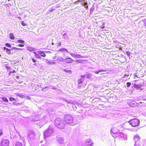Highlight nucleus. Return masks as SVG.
I'll return each mask as SVG.
<instances>
[{"label": "nucleus", "mask_w": 146, "mask_h": 146, "mask_svg": "<svg viewBox=\"0 0 146 146\" xmlns=\"http://www.w3.org/2000/svg\"><path fill=\"white\" fill-rule=\"evenodd\" d=\"M86 74V76L87 78H89L92 76V74L91 73L88 72H87Z\"/></svg>", "instance_id": "a211bd4d"}, {"label": "nucleus", "mask_w": 146, "mask_h": 146, "mask_svg": "<svg viewBox=\"0 0 146 146\" xmlns=\"http://www.w3.org/2000/svg\"><path fill=\"white\" fill-rule=\"evenodd\" d=\"M111 131L113 134L114 135L116 134L117 135H118L119 133V130L115 127H113L111 129Z\"/></svg>", "instance_id": "423d86ee"}, {"label": "nucleus", "mask_w": 146, "mask_h": 146, "mask_svg": "<svg viewBox=\"0 0 146 146\" xmlns=\"http://www.w3.org/2000/svg\"><path fill=\"white\" fill-rule=\"evenodd\" d=\"M9 100L11 102H15L13 103V104H15L16 100L15 98L13 97H10L9 98Z\"/></svg>", "instance_id": "f3484780"}, {"label": "nucleus", "mask_w": 146, "mask_h": 146, "mask_svg": "<svg viewBox=\"0 0 146 146\" xmlns=\"http://www.w3.org/2000/svg\"><path fill=\"white\" fill-rule=\"evenodd\" d=\"M129 122L132 126L135 127L139 125V121L137 119L135 118L131 119Z\"/></svg>", "instance_id": "f03ea898"}, {"label": "nucleus", "mask_w": 146, "mask_h": 146, "mask_svg": "<svg viewBox=\"0 0 146 146\" xmlns=\"http://www.w3.org/2000/svg\"><path fill=\"white\" fill-rule=\"evenodd\" d=\"M112 135L114 137V135H113L112 134Z\"/></svg>", "instance_id": "de8ad7c7"}, {"label": "nucleus", "mask_w": 146, "mask_h": 146, "mask_svg": "<svg viewBox=\"0 0 146 146\" xmlns=\"http://www.w3.org/2000/svg\"><path fill=\"white\" fill-rule=\"evenodd\" d=\"M18 46L21 47H23L24 46V45L23 44H19Z\"/></svg>", "instance_id": "4c0bfd02"}, {"label": "nucleus", "mask_w": 146, "mask_h": 146, "mask_svg": "<svg viewBox=\"0 0 146 146\" xmlns=\"http://www.w3.org/2000/svg\"><path fill=\"white\" fill-rule=\"evenodd\" d=\"M119 136V139L121 140H126L127 138L125 134H124L122 133H119L118 135Z\"/></svg>", "instance_id": "39448f33"}, {"label": "nucleus", "mask_w": 146, "mask_h": 146, "mask_svg": "<svg viewBox=\"0 0 146 146\" xmlns=\"http://www.w3.org/2000/svg\"><path fill=\"white\" fill-rule=\"evenodd\" d=\"M16 78L17 79H19V76H16Z\"/></svg>", "instance_id": "79ce46f5"}, {"label": "nucleus", "mask_w": 146, "mask_h": 146, "mask_svg": "<svg viewBox=\"0 0 146 146\" xmlns=\"http://www.w3.org/2000/svg\"><path fill=\"white\" fill-rule=\"evenodd\" d=\"M38 53L40 56L42 57H45L46 56V54H45L44 52L41 51H38Z\"/></svg>", "instance_id": "9d476101"}, {"label": "nucleus", "mask_w": 146, "mask_h": 146, "mask_svg": "<svg viewBox=\"0 0 146 146\" xmlns=\"http://www.w3.org/2000/svg\"><path fill=\"white\" fill-rule=\"evenodd\" d=\"M141 143L140 142V141H137L136 142H135V146H140L141 145Z\"/></svg>", "instance_id": "4be33fe9"}, {"label": "nucleus", "mask_w": 146, "mask_h": 146, "mask_svg": "<svg viewBox=\"0 0 146 146\" xmlns=\"http://www.w3.org/2000/svg\"><path fill=\"white\" fill-rule=\"evenodd\" d=\"M46 63L48 64H55V62H52L50 61H47L46 62Z\"/></svg>", "instance_id": "bb28decb"}, {"label": "nucleus", "mask_w": 146, "mask_h": 146, "mask_svg": "<svg viewBox=\"0 0 146 146\" xmlns=\"http://www.w3.org/2000/svg\"><path fill=\"white\" fill-rule=\"evenodd\" d=\"M3 50H6V52L8 54H10L11 53V50L10 49H8L7 48L4 47H3Z\"/></svg>", "instance_id": "f8f14e48"}, {"label": "nucleus", "mask_w": 146, "mask_h": 146, "mask_svg": "<svg viewBox=\"0 0 146 146\" xmlns=\"http://www.w3.org/2000/svg\"><path fill=\"white\" fill-rule=\"evenodd\" d=\"M13 49H16L17 50L21 49L18 48H15V47H13Z\"/></svg>", "instance_id": "a19ab883"}, {"label": "nucleus", "mask_w": 146, "mask_h": 146, "mask_svg": "<svg viewBox=\"0 0 146 146\" xmlns=\"http://www.w3.org/2000/svg\"><path fill=\"white\" fill-rule=\"evenodd\" d=\"M64 102H66L67 103L72 104V101L70 100H64Z\"/></svg>", "instance_id": "c756f323"}, {"label": "nucleus", "mask_w": 146, "mask_h": 146, "mask_svg": "<svg viewBox=\"0 0 146 146\" xmlns=\"http://www.w3.org/2000/svg\"><path fill=\"white\" fill-rule=\"evenodd\" d=\"M64 51H65L67 52H68V51L66 49L64 48Z\"/></svg>", "instance_id": "37998d69"}, {"label": "nucleus", "mask_w": 146, "mask_h": 146, "mask_svg": "<svg viewBox=\"0 0 146 146\" xmlns=\"http://www.w3.org/2000/svg\"><path fill=\"white\" fill-rule=\"evenodd\" d=\"M51 132L49 129L45 130L44 131V137H48L51 134Z\"/></svg>", "instance_id": "0eeeda50"}, {"label": "nucleus", "mask_w": 146, "mask_h": 146, "mask_svg": "<svg viewBox=\"0 0 146 146\" xmlns=\"http://www.w3.org/2000/svg\"><path fill=\"white\" fill-rule=\"evenodd\" d=\"M129 105L131 107H133L135 106V104L134 103H130L129 104Z\"/></svg>", "instance_id": "2f4dec72"}, {"label": "nucleus", "mask_w": 146, "mask_h": 146, "mask_svg": "<svg viewBox=\"0 0 146 146\" xmlns=\"http://www.w3.org/2000/svg\"><path fill=\"white\" fill-rule=\"evenodd\" d=\"M104 28V27H101L102 28Z\"/></svg>", "instance_id": "49530a36"}, {"label": "nucleus", "mask_w": 146, "mask_h": 146, "mask_svg": "<svg viewBox=\"0 0 146 146\" xmlns=\"http://www.w3.org/2000/svg\"><path fill=\"white\" fill-rule=\"evenodd\" d=\"M140 137L138 135H136L134 137V139L135 142L137 141H139Z\"/></svg>", "instance_id": "ddd939ff"}, {"label": "nucleus", "mask_w": 146, "mask_h": 146, "mask_svg": "<svg viewBox=\"0 0 146 146\" xmlns=\"http://www.w3.org/2000/svg\"><path fill=\"white\" fill-rule=\"evenodd\" d=\"M133 87H134L135 88L137 89H139L140 88L141 86H140L139 84H134L133 85ZM132 87H133V86H132Z\"/></svg>", "instance_id": "dca6fc26"}, {"label": "nucleus", "mask_w": 146, "mask_h": 146, "mask_svg": "<svg viewBox=\"0 0 146 146\" xmlns=\"http://www.w3.org/2000/svg\"><path fill=\"white\" fill-rule=\"evenodd\" d=\"M94 6L92 7L90 9V14H92V13L94 11Z\"/></svg>", "instance_id": "393cba45"}, {"label": "nucleus", "mask_w": 146, "mask_h": 146, "mask_svg": "<svg viewBox=\"0 0 146 146\" xmlns=\"http://www.w3.org/2000/svg\"><path fill=\"white\" fill-rule=\"evenodd\" d=\"M53 10V9H51V10H50V12H51L52 11V10Z\"/></svg>", "instance_id": "c03bdc74"}, {"label": "nucleus", "mask_w": 146, "mask_h": 146, "mask_svg": "<svg viewBox=\"0 0 146 146\" xmlns=\"http://www.w3.org/2000/svg\"><path fill=\"white\" fill-rule=\"evenodd\" d=\"M126 85L127 87L129 88L130 86L131 83L130 82H127V83Z\"/></svg>", "instance_id": "72a5a7b5"}, {"label": "nucleus", "mask_w": 146, "mask_h": 146, "mask_svg": "<svg viewBox=\"0 0 146 146\" xmlns=\"http://www.w3.org/2000/svg\"><path fill=\"white\" fill-rule=\"evenodd\" d=\"M93 143L92 142H91L90 143V144L89 143L85 144H82V146H94L93 145Z\"/></svg>", "instance_id": "412c9836"}, {"label": "nucleus", "mask_w": 146, "mask_h": 146, "mask_svg": "<svg viewBox=\"0 0 146 146\" xmlns=\"http://www.w3.org/2000/svg\"><path fill=\"white\" fill-rule=\"evenodd\" d=\"M16 43H24V41L22 40H18L17 41Z\"/></svg>", "instance_id": "a878e982"}, {"label": "nucleus", "mask_w": 146, "mask_h": 146, "mask_svg": "<svg viewBox=\"0 0 146 146\" xmlns=\"http://www.w3.org/2000/svg\"><path fill=\"white\" fill-rule=\"evenodd\" d=\"M78 61V62H81L80 61H81V62H87V60H78L77 61Z\"/></svg>", "instance_id": "7c9ffc66"}, {"label": "nucleus", "mask_w": 146, "mask_h": 146, "mask_svg": "<svg viewBox=\"0 0 146 146\" xmlns=\"http://www.w3.org/2000/svg\"><path fill=\"white\" fill-rule=\"evenodd\" d=\"M9 144V141L7 139H3L1 143V146H8Z\"/></svg>", "instance_id": "20e7f679"}, {"label": "nucleus", "mask_w": 146, "mask_h": 146, "mask_svg": "<svg viewBox=\"0 0 146 146\" xmlns=\"http://www.w3.org/2000/svg\"><path fill=\"white\" fill-rule=\"evenodd\" d=\"M10 38L12 40H14L15 39V36L13 34L10 33L9 34Z\"/></svg>", "instance_id": "aec40b11"}, {"label": "nucleus", "mask_w": 146, "mask_h": 146, "mask_svg": "<svg viewBox=\"0 0 146 146\" xmlns=\"http://www.w3.org/2000/svg\"><path fill=\"white\" fill-rule=\"evenodd\" d=\"M5 68L6 69L7 73L8 75H10L11 73H15L16 72V71L14 70L12 67L6 66Z\"/></svg>", "instance_id": "7ed1b4c3"}, {"label": "nucleus", "mask_w": 146, "mask_h": 146, "mask_svg": "<svg viewBox=\"0 0 146 146\" xmlns=\"http://www.w3.org/2000/svg\"><path fill=\"white\" fill-rule=\"evenodd\" d=\"M105 70H100L99 71H93V72L95 73L96 74H98L100 72L102 71H105Z\"/></svg>", "instance_id": "c85d7f7f"}, {"label": "nucleus", "mask_w": 146, "mask_h": 146, "mask_svg": "<svg viewBox=\"0 0 146 146\" xmlns=\"http://www.w3.org/2000/svg\"><path fill=\"white\" fill-rule=\"evenodd\" d=\"M70 54L72 57L76 58H83L82 56H81L80 55H78L75 54H73L72 53H70Z\"/></svg>", "instance_id": "1a4fd4ad"}, {"label": "nucleus", "mask_w": 146, "mask_h": 146, "mask_svg": "<svg viewBox=\"0 0 146 146\" xmlns=\"http://www.w3.org/2000/svg\"><path fill=\"white\" fill-rule=\"evenodd\" d=\"M134 76L135 77H137L138 78H139L140 77L139 76V75L137 74V73L135 74H134Z\"/></svg>", "instance_id": "c9c22d12"}, {"label": "nucleus", "mask_w": 146, "mask_h": 146, "mask_svg": "<svg viewBox=\"0 0 146 146\" xmlns=\"http://www.w3.org/2000/svg\"><path fill=\"white\" fill-rule=\"evenodd\" d=\"M65 34H66L64 33V35H65Z\"/></svg>", "instance_id": "09e8293b"}, {"label": "nucleus", "mask_w": 146, "mask_h": 146, "mask_svg": "<svg viewBox=\"0 0 146 146\" xmlns=\"http://www.w3.org/2000/svg\"><path fill=\"white\" fill-rule=\"evenodd\" d=\"M15 146H23V144L22 143L17 141L16 142Z\"/></svg>", "instance_id": "6ab92c4d"}, {"label": "nucleus", "mask_w": 146, "mask_h": 146, "mask_svg": "<svg viewBox=\"0 0 146 146\" xmlns=\"http://www.w3.org/2000/svg\"><path fill=\"white\" fill-rule=\"evenodd\" d=\"M2 99L5 102H8L9 101L7 98H6L2 97Z\"/></svg>", "instance_id": "cd10ccee"}, {"label": "nucleus", "mask_w": 146, "mask_h": 146, "mask_svg": "<svg viewBox=\"0 0 146 146\" xmlns=\"http://www.w3.org/2000/svg\"><path fill=\"white\" fill-rule=\"evenodd\" d=\"M73 117L70 114H66L64 115V122L68 124L72 123L73 122Z\"/></svg>", "instance_id": "f257e3e1"}, {"label": "nucleus", "mask_w": 146, "mask_h": 146, "mask_svg": "<svg viewBox=\"0 0 146 146\" xmlns=\"http://www.w3.org/2000/svg\"><path fill=\"white\" fill-rule=\"evenodd\" d=\"M145 25L146 26V22L145 23Z\"/></svg>", "instance_id": "a18cd8bd"}, {"label": "nucleus", "mask_w": 146, "mask_h": 146, "mask_svg": "<svg viewBox=\"0 0 146 146\" xmlns=\"http://www.w3.org/2000/svg\"><path fill=\"white\" fill-rule=\"evenodd\" d=\"M5 46L7 47H11V45L8 43H6L5 44Z\"/></svg>", "instance_id": "473e14b6"}, {"label": "nucleus", "mask_w": 146, "mask_h": 146, "mask_svg": "<svg viewBox=\"0 0 146 146\" xmlns=\"http://www.w3.org/2000/svg\"><path fill=\"white\" fill-rule=\"evenodd\" d=\"M92 140L90 138H89L88 139H86L85 141L83 142L82 143V144H88L91 143Z\"/></svg>", "instance_id": "9b49d317"}, {"label": "nucleus", "mask_w": 146, "mask_h": 146, "mask_svg": "<svg viewBox=\"0 0 146 146\" xmlns=\"http://www.w3.org/2000/svg\"><path fill=\"white\" fill-rule=\"evenodd\" d=\"M3 134V133L2 132V131L1 130L0 131V136L1 135Z\"/></svg>", "instance_id": "ea45409f"}, {"label": "nucleus", "mask_w": 146, "mask_h": 146, "mask_svg": "<svg viewBox=\"0 0 146 146\" xmlns=\"http://www.w3.org/2000/svg\"><path fill=\"white\" fill-rule=\"evenodd\" d=\"M81 78L78 80V83L80 84L82 83L84 80V78L85 77V75H82L81 76Z\"/></svg>", "instance_id": "6e6552de"}, {"label": "nucleus", "mask_w": 146, "mask_h": 146, "mask_svg": "<svg viewBox=\"0 0 146 146\" xmlns=\"http://www.w3.org/2000/svg\"><path fill=\"white\" fill-rule=\"evenodd\" d=\"M33 53L35 54V56L37 58H40V57L38 54L35 52H34Z\"/></svg>", "instance_id": "5701e85b"}, {"label": "nucleus", "mask_w": 146, "mask_h": 146, "mask_svg": "<svg viewBox=\"0 0 146 146\" xmlns=\"http://www.w3.org/2000/svg\"><path fill=\"white\" fill-rule=\"evenodd\" d=\"M88 3L87 2H84L83 5L87 9H88V6L87 5Z\"/></svg>", "instance_id": "b1692460"}, {"label": "nucleus", "mask_w": 146, "mask_h": 146, "mask_svg": "<svg viewBox=\"0 0 146 146\" xmlns=\"http://www.w3.org/2000/svg\"><path fill=\"white\" fill-rule=\"evenodd\" d=\"M32 60H33V62L34 63L36 62V60L34 59V58H32Z\"/></svg>", "instance_id": "58836bf2"}, {"label": "nucleus", "mask_w": 146, "mask_h": 146, "mask_svg": "<svg viewBox=\"0 0 146 146\" xmlns=\"http://www.w3.org/2000/svg\"><path fill=\"white\" fill-rule=\"evenodd\" d=\"M72 73L71 71L67 69H64V74L68 75V74H70Z\"/></svg>", "instance_id": "2eb2a0df"}, {"label": "nucleus", "mask_w": 146, "mask_h": 146, "mask_svg": "<svg viewBox=\"0 0 146 146\" xmlns=\"http://www.w3.org/2000/svg\"><path fill=\"white\" fill-rule=\"evenodd\" d=\"M72 60L71 58H66L64 59V62L67 63H70L71 62Z\"/></svg>", "instance_id": "4468645a"}, {"label": "nucleus", "mask_w": 146, "mask_h": 146, "mask_svg": "<svg viewBox=\"0 0 146 146\" xmlns=\"http://www.w3.org/2000/svg\"><path fill=\"white\" fill-rule=\"evenodd\" d=\"M21 24L23 26H25L26 25V24L24 23V22L23 21H21Z\"/></svg>", "instance_id": "e433bc0d"}, {"label": "nucleus", "mask_w": 146, "mask_h": 146, "mask_svg": "<svg viewBox=\"0 0 146 146\" xmlns=\"http://www.w3.org/2000/svg\"><path fill=\"white\" fill-rule=\"evenodd\" d=\"M126 53L128 56H129L131 54V52L129 51L126 52Z\"/></svg>", "instance_id": "f704fd0d"}]
</instances>
